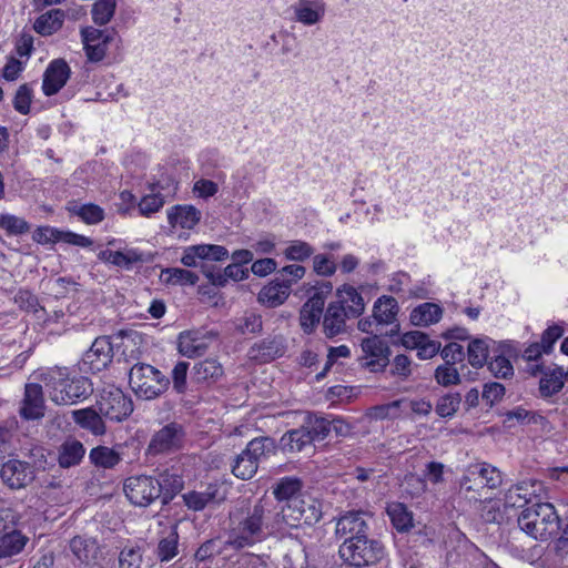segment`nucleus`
<instances>
[{
    "label": "nucleus",
    "instance_id": "nucleus-1",
    "mask_svg": "<svg viewBox=\"0 0 568 568\" xmlns=\"http://www.w3.org/2000/svg\"><path fill=\"white\" fill-rule=\"evenodd\" d=\"M277 508L270 499L261 498L230 513V529L226 545L234 551L282 534Z\"/></svg>",
    "mask_w": 568,
    "mask_h": 568
},
{
    "label": "nucleus",
    "instance_id": "nucleus-2",
    "mask_svg": "<svg viewBox=\"0 0 568 568\" xmlns=\"http://www.w3.org/2000/svg\"><path fill=\"white\" fill-rule=\"evenodd\" d=\"M41 379L48 388L50 399L57 405H74L93 393V385L88 377L71 376L65 367L50 368L41 374Z\"/></svg>",
    "mask_w": 568,
    "mask_h": 568
},
{
    "label": "nucleus",
    "instance_id": "nucleus-3",
    "mask_svg": "<svg viewBox=\"0 0 568 568\" xmlns=\"http://www.w3.org/2000/svg\"><path fill=\"white\" fill-rule=\"evenodd\" d=\"M518 525L523 531L535 539L547 540L559 529V517L549 503H536L521 510Z\"/></svg>",
    "mask_w": 568,
    "mask_h": 568
},
{
    "label": "nucleus",
    "instance_id": "nucleus-4",
    "mask_svg": "<svg viewBox=\"0 0 568 568\" xmlns=\"http://www.w3.org/2000/svg\"><path fill=\"white\" fill-rule=\"evenodd\" d=\"M276 453L275 440L268 436L253 438L246 447L237 454L231 463L232 474L242 480H248L255 476L261 462Z\"/></svg>",
    "mask_w": 568,
    "mask_h": 568
},
{
    "label": "nucleus",
    "instance_id": "nucleus-5",
    "mask_svg": "<svg viewBox=\"0 0 568 568\" xmlns=\"http://www.w3.org/2000/svg\"><path fill=\"white\" fill-rule=\"evenodd\" d=\"M282 532L286 528H297L300 526H313L323 517V505L317 498L303 494L301 497L292 499L290 504H284L277 509Z\"/></svg>",
    "mask_w": 568,
    "mask_h": 568
},
{
    "label": "nucleus",
    "instance_id": "nucleus-6",
    "mask_svg": "<svg viewBox=\"0 0 568 568\" xmlns=\"http://www.w3.org/2000/svg\"><path fill=\"white\" fill-rule=\"evenodd\" d=\"M129 384L139 398L150 400L169 389L170 378L150 364L136 363L130 368Z\"/></svg>",
    "mask_w": 568,
    "mask_h": 568
},
{
    "label": "nucleus",
    "instance_id": "nucleus-7",
    "mask_svg": "<svg viewBox=\"0 0 568 568\" xmlns=\"http://www.w3.org/2000/svg\"><path fill=\"white\" fill-rule=\"evenodd\" d=\"M338 554L351 566L364 567L381 561L385 555V548L378 539L368 536L356 541H343Z\"/></svg>",
    "mask_w": 568,
    "mask_h": 568
},
{
    "label": "nucleus",
    "instance_id": "nucleus-8",
    "mask_svg": "<svg viewBox=\"0 0 568 568\" xmlns=\"http://www.w3.org/2000/svg\"><path fill=\"white\" fill-rule=\"evenodd\" d=\"M97 407L100 414L111 422H122L126 419L134 408L131 396L114 386L104 388L99 394Z\"/></svg>",
    "mask_w": 568,
    "mask_h": 568
},
{
    "label": "nucleus",
    "instance_id": "nucleus-9",
    "mask_svg": "<svg viewBox=\"0 0 568 568\" xmlns=\"http://www.w3.org/2000/svg\"><path fill=\"white\" fill-rule=\"evenodd\" d=\"M185 437L184 428L175 422L156 430L146 447V455H168L180 450Z\"/></svg>",
    "mask_w": 568,
    "mask_h": 568
},
{
    "label": "nucleus",
    "instance_id": "nucleus-10",
    "mask_svg": "<svg viewBox=\"0 0 568 568\" xmlns=\"http://www.w3.org/2000/svg\"><path fill=\"white\" fill-rule=\"evenodd\" d=\"M123 490L134 506L148 507L160 499V490L154 476L140 475L125 479Z\"/></svg>",
    "mask_w": 568,
    "mask_h": 568
},
{
    "label": "nucleus",
    "instance_id": "nucleus-11",
    "mask_svg": "<svg viewBox=\"0 0 568 568\" xmlns=\"http://www.w3.org/2000/svg\"><path fill=\"white\" fill-rule=\"evenodd\" d=\"M219 337V332L205 327L183 331L178 336V349L185 357H200Z\"/></svg>",
    "mask_w": 568,
    "mask_h": 568
},
{
    "label": "nucleus",
    "instance_id": "nucleus-12",
    "mask_svg": "<svg viewBox=\"0 0 568 568\" xmlns=\"http://www.w3.org/2000/svg\"><path fill=\"white\" fill-rule=\"evenodd\" d=\"M81 36L88 60L91 62L102 61L109 47L120 40L114 29L100 30L88 27L82 29Z\"/></svg>",
    "mask_w": 568,
    "mask_h": 568
},
{
    "label": "nucleus",
    "instance_id": "nucleus-13",
    "mask_svg": "<svg viewBox=\"0 0 568 568\" xmlns=\"http://www.w3.org/2000/svg\"><path fill=\"white\" fill-rule=\"evenodd\" d=\"M112 358L113 345L111 337H97L91 347L83 354L80 363V369L85 373H99L111 364Z\"/></svg>",
    "mask_w": 568,
    "mask_h": 568
},
{
    "label": "nucleus",
    "instance_id": "nucleus-14",
    "mask_svg": "<svg viewBox=\"0 0 568 568\" xmlns=\"http://www.w3.org/2000/svg\"><path fill=\"white\" fill-rule=\"evenodd\" d=\"M368 514L362 510H349L342 514L336 521L335 534L343 541H356L368 537Z\"/></svg>",
    "mask_w": 568,
    "mask_h": 568
},
{
    "label": "nucleus",
    "instance_id": "nucleus-15",
    "mask_svg": "<svg viewBox=\"0 0 568 568\" xmlns=\"http://www.w3.org/2000/svg\"><path fill=\"white\" fill-rule=\"evenodd\" d=\"M503 483L501 473L494 466L483 463L469 468L462 478L460 487L466 491H477L479 487L497 488Z\"/></svg>",
    "mask_w": 568,
    "mask_h": 568
},
{
    "label": "nucleus",
    "instance_id": "nucleus-16",
    "mask_svg": "<svg viewBox=\"0 0 568 568\" xmlns=\"http://www.w3.org/2000/svg\"><path fill=\"white\" fill-rule=\"evenodd\" d=\"M185 507L192 511H202L206 507L222 504L226 499V490L217 481L209 483L204 490H190L182 496Z\"/></svg>",
    "mask_w": 568,
    "mask_h": 568
},
{
    "label": "nucleus",
    "instance_id": "nucleus-17",
    "mask_svg": "<svg viewBox=\"0 0 568 568\" xmlns=\"http://www.w3.org/2000/svg\"><path fill=\"white\" fill-rule=\"evenodd\" d=\"M34 468L19 459H9L0 468V478L10 489H21L34 480Z\"/></svg>",
    "mask_w": 568,
    "mask_h": 568
},
{
    "label": "nucleus",
    "instance_id": "nucleus-18",
    "mask_svg": "<svg viewBox=\"0 0 568 568\" xmlns=\"http://www.w3.org/2000/svg\"><path fill=\"white\" fill-rule=\"evenodd\" d=\"M362 349L371 357L364 366L371 372H383L389 364L390 348L377 334L362 341Z\"/></svg>",
    "mask_w": 568,
    "mask_h": 568
},
{
    "label": "nucleus",
    "instance_id": "nucleus-19",
    "mask_svg": "<svg viewBox=\"0 0 568 568\" xmlns=\"http://www.w3.org/2000/svg\"><path fill=\"white\" fill-rule=\"evenodd\" d=\"M71 69L65 60L54 59L43 73L42 91L45 97L57 94L68 82Z\"/></svg>",
    "mask_w": 568,
    "mask_h": 568
},
{
    "label": "nucleus",
    "instance_id": "nucleus-20",
    "mask_svg": "<svg viewBox=\"0 0 568 568\" xmlns=\"http://www.w3.org/2000/svg\"><path fill=\"white\" fill-rule=\"evenodd\" d=\"M98 258L116 267L130 270L135 264L150 262L152 255L131 247L123 251L102 250L98 253Z\"/></svg>",
    "mask_w": 568,
    "mask_h": 568
},
{
    "label": "nucleus",
    "instance_id": "nucleus-21",
    "mask_svg": "<svg viewBox=\"0 0 568 568\" xmlns=\"http://www.w3.org/2000/svg\"><path fill=\"white\" fill-rule=\"evenodd\" d=\"M19 413L27 420L39 419L44 416V397L40 384H26L24 397Z\"/></svg>",
    "mask_w": 568,
    "mask_h": 568
},
{
    "label": "nucleus",
    "instance_id": "nucleus-22",
    "mask_svg": "<svg viewBox=\"0 0 568 568\" xmlns=\"http://www.w3.org/2000/svg\"><path fill=\"white\" fill-rule=\"evenodd\" d=\"M162 505L170 504L173 498L184 488V479L178 470L166 468L155 477Z\"/></svg>",
    "mask_w": 568,
    "mask_h": 568
},
{
    "label": "nucleus",
    "instance_id": "nucleus-23",
    "mask_svg": "<svg viewBox=\"0 0 568 568\" xmlns=\"http://www.w3.org/2000/svg\"><path fill=\"white\" fill-rule=\"evenodd\" d=\"M294 19L304 26H314L325 16L326 6L323 0H300L293 6Z\"/></svg>",
    "mask_w": 568,
    "mask_h": 568
},
{
    "label": "nucleus",
    "instance_id": "nucleus-24",
    "mask_svg": "<svg viewBox=\"0 0 568 568\" xmlns=\"http://www.w3.org/2000/svg\"><path fill=\"white\" fill-rule=\"evenodd\" d=\"M348 317L346 307L336 302L328 304L323 320L324 334L328 338H333L345 332V322Z\"/></svg>",
    "mask_w": 568,
    "mask_h": 568
},
{
    "label": "nucleus",
    "instance_id": "nucleus-25",
    "mask_svg": "<svg viewBox=\"0 0 568 568\" xmlns=\"http://www.w3.org/2000/svg\"><path fill=\"white\" fill-rule=\"evenodd\" d=\"M564 367L559 365L548 366L545 374L539 379L538 392L539 396L548 399L560 393L565 386Z\"/></svg>",
    "mask_w": 568,
    "mask_h": 568
},
{
    "label": "nucleus",
    "instance_id": "nucleus-26",
    "mask_svg": "<svg viewBox=\"0 0 568 568\" xmlns=\"http://www.w3.org/2000/svg\"><path fill=\"white\" fill-rule=\"evenodd\" d=\"M290 292V283L275 277L274 281L260 291L257 298L260 303L267 307H277L287 300Z\"/></svg>",
    "mask_w": 568,
    "mask_h": 568
},
{
    "label": "nucleus",
    "instance_id": "nucleus-27",
    "mask_svg": "<svg viewBox=\"0 0 568 568\" xmlns=\"http://www.w3.org/2000/svg\"><path fill=\"white\" fill-rule=\"evenodd\" d=\"M494 356L489 359H487V366L489 372L496 377V378H510L514 376V367L509 361V358L506 356L507 354H510V345L506 343H501L498 345L497 351H493Z\"/></svg>",
    "mask_w": 568,
    "mask_h": 568
},
{
    "label": "nucleus",
    "instance_id": "nucleus-28",
    "mask_svg": "<svg viewBox=\"0 0 568 568\" xmlns=\"http://www.w3.org/2000/svg\"><path fill=\"white\" fill-rule=\"evenodd\" d=\"M7 530V525H3ZM29 541V537L20 530L12 528L0 536V558H10L20 554Z\"/></svg>",
    "mask_w": 568,
    "mask_h": 568
},
{
    "label": "nucleus",
    "instance_id": "nucleus-29",
    "mask_svg": "<svg viewBox=\"0 0 568 568\" xmlns=\"http://www.w3.org/2000/svg\"><path fill=\"white\" fill-rule=\"evenodd\" d=\"M201 219V212L193 205H175L168 212L169 223L182 229H193Z\"/></svg>",
    "mask_w": 568,
    "mask_h": 568
},
{
    "label": "nucleus",
    "instance_id": "nucleus-30",
    "mask_svg": "<svg viewBox=\"0 0 568 568\" xmlns=\"http://www.w3.org/2000/svg\"><path fill=\"white\" fill-rule=\"evenodd\" d=\"M100 412L92 407L77 409L72 412V417L75 424L81 428L90 430L94 435H103L105 433V425Z\"/></svg>",
    "mask_w": 568,
    "mask_h": 568
},
{
    "label": "nucleus",
    "instance_id": "nucleus-31",
    "mask_svg": "<svg viewBox=\"0 0 568 568\" xmlns=\"http://www.w3.org/2000/svg\"><path fill=\"white\" fill-rule=\"evenodd\" d=\"M398 304L395 297L383 295L376 300L373 307V317L376 326L389 325L396 322Z\"/></svg>",
    "mask_w": 568,
    "mask_h": 568
},
{
    "label": "nucleus",
    "instance_id": "nucleus-32",
    "mask_svg": "<svg viewBox=\"0 0 568 568\" xmlns=\"http://www.w3.org/2000/svg\"><path fill=\"white\" fill-rule=\"evenodd\" d=\"M443 308L430 302H425L416 306L409 315L410 323L414 326H429L440 321Z\"/></svg>",
    "mask_w": 568,
    "mask_h": 568
},
{
    "label": "nucleus",
    "instance_id": "nucleus-33",
    "mask_svg": "<svg viewBox=\"0 0 568 568\" xmlns=\"http://www.w3.org/2000/svg\"><path fill=\"white\" fill-rule=\"evenodd\" d=\"M70 550L73 556L84 565H90L97 559L99 546L92 538L75 536L70 540Z\"/></svg>",
    "mask_w": 568,
    "mask_h": 568
},
{
    "label": "nucleus",
    "instance_id": "nucleus-34",
    "mask_svg": "<svg viewBox=\"0 0 568 568\" xmlns=\"http://www.w3.org/2000/svg\"><path fill=\"white\" fill-rule=\"evenodd\" d=\"M85 454L83 444L77 439H67L59 447L58 463L62 468H70L81 463Z\"/></svg>",
    "mask_w": 568,
    "mask_h": 568
},
{
    "label": "nucleus",
    "instance_id": "nucleus-35",
    "mask_svg": "<svg viewBox=\"0 0 568 568\" xmlns=\"http://www.w3.org/2000/svg\"><path fill=\"white\" fill-rule=\"evenodd\" d=\"M490 344H495L489 337L473 338L467 347L468 363L475 368H481L489 358Z\"/></svg>",
    "mask_w": 568,
    "mask_h": 568
},
{
    "label": "nucleus",
    "instance_id": "nucleus-36",
    "mask_svg": "<svg viewBox=\"0 0 568 568\" xmlns=\"http://www.w3.org/2000/svg\"><path fill=\"white\" fill-rule=\"evenodd\" d=\"M205 276L215 286H225L229 278L233 281H242L248 277V270L243 268L239 263H232L227 265L223 272H213L210 270H203Z\"/></svg>",
    "mask_w": 568,
    "mask_h": 568
},
{
    "label": "nucleus",
    "instance_id": "nucleus-37",
    "mask_svg": "<svg viewBox=\"0 0 568 568\" xmlns=\"http://www.w3.org/2000/svg\"><path fill=\"white\" fill-rule=\"evenodd\" d=\"M303 483L296 477H283L273 488V495L278 501L290 504L292 499L301 497Z\"/></svg>",
    "mask_w": 568,
    "mask_h": 568
},
{
    "label": "nucleus",
    "instance_id": "nucleus-38",
    "mask_svg": "<svg viewBox=\"0 0 568 568\" xmlns=\"http://www.w3.org/2000/svg\"><path fill=\"white\" fill-rule=\"evenodd\" d=\"M338 297L339 301L336 303H341L346 307L348 317H358L364 312V298L355 287L351 285H344L342 290H338Z\"/></svg>",
    "mask_w": 568,
    "mask_h": 568
},
{
    "label": "nucleus",
    "instance_id": "nucleus-39",
    "mask_svg": "<svg viewBox=\"0 0 568 568\" xmlns=\"http://www.w3.org/2000/svg\"><path fill=\"white\" fill-rule=\"evenodd\" d=\"M224 374L222 365L213 358H207L196 363L193 367V378L197 383L216 382Z\"/></svg>",
    "mask_w": 568,
    "mask_h": 568
},
{
    "label": "nucleus",
    "instance_id": "nucleus-40",
    "mask_svg": "<svg viewBox=\"0 0 568 568\" xmlns=\"http://www.w3.org/2000/svg\"><path fill=\"white\" fill-rule=\"evenodd\" d=\"M63 19L64 13L61 10H51L37 18L33 29L41 36H51L62 27Z\"/></svg>",
    "mask_w": 568,
    "mask_h": 568
},
{
    "label": "nucleus",
    "instance_id": "nucleus-41",
    "mask_svg": "<svg viewBox=\"0 0 568 568\" xmlns=\"http://www.w3.org/2000/svg\"><path fill=\"white\" fill-rule=\"evenodd\" d=\"M310 444H312V437L304 425L286 432L281 438L282 448L288 452H301Z\"/></svg>",
    "mask_w": 568,
    "mask_h": 568
},
{
    "label": "nucleus",
    "instance_id": "nucleus-42",
    "mask_svg": "<svg viewBox=\"0 0 568 568\" xmlns=\"http://www.w3.org/2000/svg\"><path fill=\"white\" fill-rule=\"evenodd\" d=\"M161 280L169 285L193 286L199 282V275L185 268L168 267L161 272Z\"/></svg>",
    "mask_w": 568,
    "mask_h": 568
},
{
    "label": "nucleus",
    "instance_id": "nucleus-43",
    "mask_svg": "<svg viewBox=\"0 0 568 568\" xmlns=\"http://www.w3.org/2000/svg\"><path fill=\"white\" fill-rule=\"evenodd\" d=\"M89 458L95 467L111 469L121 462V456L113 448L97 446L90 450Z\"/></svg>",
    "mask_w": 568,
    "mask_h": 568
},
{
    "label": "nucleus",
    "instance_id": "nucleus-44",
    "mask_svg": "<svg viewBox=\"0 0 568 568\" xmlns=\"http://www.w3.org/2000/svg\"><path fill=\"white\" fill-rule=\"evenodd\" d=\"M392 525L399 532L408 531L413 527V514L402 503H393L387 507Z\"/></svg>",
    "mask_w": 568,
    "mask_h": 568
},
{
    "label": "nucleus",
    "instance_id": "nucleus-45",
    "mask_svg": "<svg viewBox=\"0 0 568 568\" xmlns=\"http://www.w3.org/2000/svg\"><path fill=\"white\" fill-rule=\"evenodd\" d=\"M528 484L523 481L511 486L505 494L504 508H526L532 493L528 491Z\"/></svg>",
    "mask_w": 568,
    "mask_h": 568
},
{
    "label": "nucleus",
    "instance_id": "nucleus-46",
    "mask_svg": "<svg viewBox=\"0 0 568 568\" xmlns=\"http://www.w3.org/2000/svg\"><path fill=\"white\" fill-rule=\"evenodd\" d=\"M68 211L73 215L79 216L87 224H98L104 220V210L94 204H69Z\"/></svg>",
    "mask_w": 568,
    "mask_h": 568
},
{
    "label": "nucleus",
    "instance_id": "nucleus-47",
    "mask_svg": "<svg viewBox=\"0 0 568 568\" xmlns=\"http://www.w3.org/2000/svg\"><path fill=\"white\" fill-rule=\"evenodd\" d=\"M253 357L262 362H268L282 356L283 347L276 338H265L252 347Z\"/></svg>",
    "mask_w": 568,
    "mask_h": 568
},
{
    "label": "nucleus",
    "instance_id": "nucleus-48",
    "mask_svg": "<svg viewBox=\"0 0 568 568\" xmlns=\"http://www.w3.org/2000/svg\"><path fill=\"white\" fill-rule=\"evenodd\" d=\"M179 554V534L176 529H172L168 536L159 540L155 556L161 561H170Z\"/></svg>",
    "mask_w": 568,
    "mask_h": 568
},
{
    "label": "nucleus",
    "instance_id": "nucleus-49",
    "mask_svg": "<svg viewBox=\"0 0 568 568\" xmlns=\"http://www.w3.org/2000/svg\"><path fill=\"white\" fill-rule=\"evenodd\" d=\"M227 549H231V546L226 545V540H222L220 537L211 538L197 548L194 554V559L199 562L206 561L223 554Z\"/></svg>",
    "mask_w": 568,
    "mask_h": 568
},
{
    "label": "nucleus",
    "instance_id": "nucleus-50",
    "mask_svg": "<svg viewBox=\"0 0 568 568\" xmlns=\"http://www.w3.org/2000/svg\"><path fill=\"white\" fill-rule=\"evenodd\" d=\"M312 290L314 293L308 297L304 305L323 314L325 300L332 293L333 285L331 282H318L314 287H312Z\"/></svg>",
    "mask_w": 568,
    "mask_h": 568
},
{
    "label": "nucleus",
    "instance_id": "nucleus-51",
    "mask_svg": "<svg viewBox=\"0 0 568 568\" xmlns=\"http://www.w3.org/2000/svg\"><path fill=\"white\" fill-rule=\"evenodd\" d=\"M314 247L307 242L295 240L290 242L283 254L288 261L304 262L314 254Z\"/></svg>",
    "mask_w": 568,
    "mask_h": 568
},
{
    "label": "nucleus",
    "instance_id": "nucleus-52",
    "mask_svg": "<svg viewBox=\"0 0 568 568\" xmlns=\"http://www.w3.org/2000/svg\"><path fill=\"white\" fill-rule=\"evenodd\" d=\"M115 0H98L92 6V19L99 26L106 24L114 16Z\"/></svg>",
    "mask_w": 568,
    "mask_h": 568
},
{
    "label": "nucleus",
    "instance_id": "nucleus-53",
    "mask_svg": "<svg viewBox=\"0 0 568 568\" xmlns=\"http://www.w3.org/2000/svg\"><path fill=\"white\" fill-rule=\"evenodd\" d=\"M0 227L8 235H22L30 231V224L24 219L9 213L0 215Z\"/></svg>",
    "mask_w": 568,
    "mask_h": 568
},
{
    "label": "nucleus",
    "instance_id": "nucleus-54",
    "mask_svg": "<svg viewBox=\"0 0 568 568\" xmlns=\"http://www.w3.org/2000/svg\"><path fill=\"white\" fill-rule=\"evenodd\" d=\"M304 427L310 432L312 443L315 440H323L327 437L331 432V422L321 416H308L306 425Z\"/></svg>",
    "mask_w": 568,
    "mask_h": 568
},
{
    "label": "nucleus",
    "instance_id": "nucleus-55",
    "mask_svg": "<svg viewBox=\"0 0 568 568\" xmlns=\"http://www.w3.org/2000/svg\"><path fill=\"white\" fill-rule=\"evenodd\" d=\"M460 403L462 396L459 393H448L438 399L435 410L440 417L449 418L456 414Z\"/></svg>",
    "mask_w": 568,
    "mask_h": 568
},
{
    "label": "nucleus",
    "instance_id": "nucleus-56",
    "mask_svg": "<svg viewBox=\"0 0 568 568\" xmlns=\"http://www.w3.org/2000/svg\"><path fill=\"white\" fill-rule=\"evenodd\" d=\"M262 316L254 312H245L244 315L237 318L235 328L239 333L257 334L262 331Z\"/></svg>",
    "mask_w": 568,
    "mask_h": 568
},
{
    "label": "nucleus",
    "instance_id": "nucleus-57",
    "mask_svg": "<svg viewBox=\"0 0 568 568\" xmlns=\"http://www.w3.org/2000/svg\"><path fill=\"white\" fill-rule=\"evenodd\" d=\"M435 381L437 384L448 387L460 383V375L454 364L444 363L435 369Z\"/></svg>",
    "mask_w": 568,
    "mask_h": 568
},
{
    "label": "nucleus",
    "instance_id": "nucleus-58",
    "mask_svg": "<svg viewBox=\"0 0 568 568\" xmlns=\"http://www.w3.org/2000/svg\"><path fill=\"white\" fill-rule=\"evenodd\" d=\"M13 301L20 310L26 312L37 314L40 310H43L39 303L38 296L27 288H20L16 293Z\"/></svg>",
    "mask_w": 568,
    "mask_h": 568
},
{
    "label": "nucleus",
    "instance_id": "nucleus-59",
    "mask_svg": "<svg viewBox=\"0 0 568 568\" xmlns=\"http://www.w3.org/2000/svg\"><path fill=\"white\" fill-rule=\"evenodd\" d=\"M190 364L187 362H178L172 369V387L176 394H185L187 390V371Z\"/></svg>",
    "mask_w": 568,
    "mask_h": 568
},
{
    "label": "nucleus",
    "instance_id": "nucleus-60",
    "mask_svg": "<svg viewBox=\"0 0 568 568\" xmlns=\"http://www.w3.org/2000/svg\"><path fill=\"white\" fill-rule=\"evenodd\" d=\"M62 230L44 225L37 227L32 233V240L41 245L61 242Z\"/></svg>",
    "mask_w": 568,
    "mask_h": 568
},
{
    "label": "nucleus",
    "instance_id": "nucleus-61",
    "mask_svg": "<svg viewBox=\"0 0 568 568\" xmlns=\"http://www.w3.org/2000/svg\"><path fill=\"white\" fill-rule=\"evenodd\" d=\"M32 102V89L28 83L20 85L13 99V106L16 111L21 114L30 112V104Z\"/></svg>",
    "mask_w": 568,
    "mask_h": 568
},
{
    "label": "nucleus",
    "instance_id": "nucleus-62",
    "mask_svg": "<svg viewBox=\"0 0 568 568\" xmlns=\"http://www.w3.org/2000/svg\"><path fill=\"white\" fill-rule=\"evenodd\" d=\"M480 516L486 523H500L504 519L501 503L499 500H486L480 508Z\"/></svg>",
    "mask_w": 568,
    "mask_h": 568
},
{
    "label": "nucleus",
    "instance_id": "nucleus-63",
    "mask_svg": "<svg viewBox=\"0 0 568 568\" xmlns=\"http://www.w3.org/2000/svg\"><path fill=\"white\" fill-rule=\"evenodd\" d=\"M164 205V197L160 193H151L141 199L139 202L140 213L149 216L158 212Z\"/></svg>",
    "mask_w": 568,
    "mask_h": 568
},
{
    "label": "nucleus",
    "instance_id": "nucleus-64",
    "mask_svg": "<svg viewBox=\"0 0 568 568\" xmlns=\"http://www.w3.org/2000/svg\"><path fill=\"white\" fill-rule=\"evenodd\" d=\"M142 555L139 548H124L119 556L120 568H141Z\"/></svg>",
    "mask_w": 568,
    "mask_h": 568
}]
</instances>
